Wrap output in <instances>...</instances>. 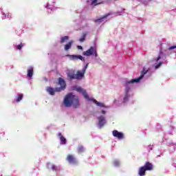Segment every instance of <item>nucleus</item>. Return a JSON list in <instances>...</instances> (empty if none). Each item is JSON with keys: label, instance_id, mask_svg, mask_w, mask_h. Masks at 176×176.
I'll list each match as a JSON object with an SVG mask.
<instances>
[{"label": "nucleus", "instance_id": "f257e3e1", "mask_svg": "<svg viewBox=\"0 0 176 176\" xmlns=\"http://www.w3.org/2000/svg\"><path fill=\"white\" fill-rule=\"evenodd\" d=\"M64 105L67 108H69V107L78 108L80 106V103L79 102V98H78V96L70 93L65 96L64 99Z\"/></svg>", "mask_w": 176, "mask_h": 176}, {"label": "nucleus", "instance_id": "f03ea898", "mask_svg": "<svg viewBox=\"0 0 176 176\" xmlns=\"http://www.w3.org/2000/svg\"><path fill=\"white\" fill-rule=\"evenodd\" d=\"M58 85L60 86V87H56L55 89H53L52 87H47L46 88V91L50 94V96H54V93L63 91V90H65V88L67 87V84L65 83V80L63 79V78L60 77L58 78Z\"/></svg>", "mask_w": 176, "mask_h": 176}, {"label": "nucleus", "instance_id": "7ed1b4c3", "mask_svg": "<svg viewBox=\"0 0 176 176\" xmlns=\"http://www.w3.org/2000/svg\"><path fill=\"white\" fill-rule=\"evenodd\" d=\"M152 170H153V164L149 162H146L145 165L139 168L138 175L145 176L146 171H152Z\"/></svg>", "mask_w": 176, "mask_h": 176}, {"label": "nucleus", "instance_id": "20e7f679", "mask_svg": "<svg viewBox=\"0 0 176 176\" xmlns=\"http://www.w3.org/2000/svg\"><path fill=\"white\" fill-rule=\"evenodd\" d=\"M77 91H80L81 93H82V96H84L85 98L88 101H93V102H94V104H96V105H97L98 107H102L103 108H105V105L104 104V103H101L97 101L96 99L90 98L89 97V94H87V92H86V91L82 89V88H78Z\"/></svg>", "mask_w": 176, "mask_h": 176}, {"label": "nucleus", "instance_id": "39448f33", "mask_svg": "<svg viewBox=\"0 0 176 176\" xmlns=\"http://www.w3.org/2000/svg\"><path fill=\"white\" fill-rule=\"evenodd\" d=\"M147 73H148V70L143 69V71L142 72V74L139 78H134L129 80V82L126 83V85H129V83H138V82H140V80H141V79H142V78H144L145 74Z\"/></svg>", "mask_w": 176, "mask_h": 176}, {"label": "nucleus", "instance_id": "423d86ee", "mask_svg": "<svg viewBox=\"0 0 176 176\" xmlns=\"http://www.w3.org/2000/svg\"><path fill=\"white\" fill-rule=\"evenodd\" d=\"M96 47H90L87 51L82 53L83 56H86L87 57H90V56H93L94 54V52H96Z\"/></svg>", "mask_w": 176, "mask_h": 176}, {"label": "nucleus", "instance_id": "0eeeda50", "mask_svg": "<svg viewBox=\"0 0 176 176\" xmlns=\"http://www.w3.org/2000/svg\"><path fill=\"white\" fill-rule=\"evenodd\" d=\"M66 160H67L69 164H78V161L76 158L72 155H68Z\"/></svg>", "mask_w": 176, "mask_h": 176}, {"label": "nucleus", "instance_id": "6e6552de", "mask_svg": "<svg viewBox=\"0 0 176 176\" xmlns=\"http://www.w3.org/2000/svg\"><path fill=\"white\" fill-rule=\"evenodd\" d=\"M69 60L75 61L76 60H80L81 61H85V58L80 55H67Z\"/></svg>", "mask_w": 176, "mask_h": 176}, {"label": "nucleus", "instance_id": "1a4fd4ad", "mask_svg": "<svg viewBox=\"0 0 176 176\" xmlns=\"http://www.w3.org/2000/svg\"><path fill=\"white\" fill-rule=\"evenodd\" d=\"M112 134L113 137H116V138H118V140H123V138H124V134L122 132L118 131L117 130L113 131Z\"/></svg>", "mask_w": 176, "mask_h": 176}, {"label": "nucleus", "instance_id": "9d476101", "mask_svg": "<svg viewBox=\"0 0 176 176\" xmlns=\"http://www.w3.org/2000/svg\"><path fill=\"white\" fill-rule=\"evenodd\" d=\"M85 72L82 70H78L76 74V79L78 80H80V79H83L85 78Z\"/></svg>", "mask_w": 176, "mask_h": 176}, {"label": "nucleus", "instance_id": "9b49d317", "mask_svg": "<svg viewBox=\"0 0 176 176\" xmlns=\"http://www.w3.org/2000/svg\"><path fill=\"white\" fill-rule=\"evenodd\" d=\"M98 119L99 120L98 124L100 127H102V126H104L105 123H107V121L105 120V117L102 116L98 117Z\"/></svg>", "mask_w": 176, "mask_h": 176}, {"label": "nucleus", "instance_id": "f8f14e48", "mask_svg": "<svg viewBox=\"0 0 176 176\" xmlns=\"http://www.w3.org/2000/svg\"><path fill=\"white\" fill-rule=\"evenodd\" d=\"M111 14H112V13L109 12L98 19H95L94 23H102L103 19H107L108 17H109V16H111Z\"/></svg>", "mask_w": 176, "mask_h": 176}, {"label": "nucleus", "instance_id": "ddd939ff", "mask_svg": "<svg viewBox=\"0 0 176 176\" xmlns=\"http://www.w3.org/2000/svg\"><path fill=\"white\" fill-rule=\"evenodd\" d=\"M58 137H59L62 145H65V144H67V139H65V138H64V136H63L62 133H58Z\"/></svg>", "mask_w": 176, "mask_h": 176}, {"label": "nucleus", "instance_id": "4468645a", "mask_svg": "<svg viewBox=\"0 0 176 176\" xmlns=\"http://www.w3.org/2000/svg\"><path fill=\"white\" fill-rule=\"evenodd\" d=\"M130 81L126 82L124 84L125 86V92L126 94H129V91H130V87L129 85H131V83H134V82H129Z\"/></svg>", "mask_w": 176, "mask_h": 176}, {"label": "nucleus", "instance_id": "2eb2a0df", "mask_svg": "<svg viewBox=\"0 0 176 176\" xmlns=\"http://www.w3.org/2000/svg\"><path fill=\"white\" fill-rule=\"evenodd\" d=\"M67 76L70 79H76V74H75V72H69L67 74Z\"/></svg>", "mask_w": 176, "mask_h": 176}, {"label": "nucleus", "instance_id": "dca6fc26", "mask_svg": "<svg viewBox=\"0 0 176 176\" xmlns=\"http://www.w3.org/2000/svg\"><path fill=\"white\" fill-rule=\"evenodd\" d=\"M68 41H69V36H65L60 38V43H65Z\"/></svg>", "mask_w": 176, "mask_h": 176}, {"label": "nucleus", "instance_id": "f3484780", "mask_svg": "<svg viewBox=\"0 0 176 176\" xmlns=\"http://www.w3.org/2000/svg\"><path fill=\"white\" fill-rule=\"evenodd\" d=\"M32 75H34V68L30 67L28 70V76H29V78H32Z\"/></svg>", "mask_w": 176, "mask_h": 176}, {"label": "nucleus", "instance_id": "a211bd4d", "mask_svg": "<svg viewBox=\"0 0 176 176\" xmlns=\"http://www.w3.org/2000/svg\"><path fill=\"white\" fill-rule=\"evenodd\" d=\"M102 3H104V2L102 1L98 2V0H92L91 5H94V6H97V5H101Z\"/></svg>", "mask_w": 176, "mask_h": 176}, {"label": "nucleus", "instance_id": "6ab92c4d", "mask_svg": "<svg viewBox=\"0 0 176 176\" xmlns=\"http://www.w3.org/2000/svg\"><path fill=\"white\" fill-rule=\"evenodd\" d=\"M47 167L48 169L51 168L52 170V171H56V166H55V165H53L51 163H48L47 164Z\"/></svg>", "mask_w": 176, "mask_h": 176}, {"label": "nucleus", "instance_id": "aec40b11", "mask_svg": "<svg viewBox=\"0 0 176 176\" xmlns=\"http://www.w3.org/2000/svg\"><path fill=\"white\" fill-rule=\"evenodd\" d=\"M77 151L78 152V153H83V152H85V147H83V146H78Z\"/></svg>", "mask_w": 176, "mask_h": 176}, {"label": "nucleus", "instance_id": "412c9836", "mask_svg": "<svg viewBox=\"0 0 176 176\" xmlns=\"http://www.w3.org/2000/svg\"><path fill=\"white\" fill-rule=\"evenodd\" d=\"M23 94H19L16 96V102H20V101H21V100H23Z\"/></svg>", "mask_w": 176, "mask_h": 176}, {"label": "nucleus", "instance_id": "4be33fe9", "mask_svg": "<svg viewBox=\"0 0 176 176\" xmlns=\"http://www.w3.org/2000/svg\"><path fill=\"white\" fill-rule=\"evenodd\" d=\"M86 36H87V33H83L82 36L79 39V41L80 42H85V39H86Z\"/></svg>", "mask_w": 176, "mask_h": 176}, {"label": "nucleus", "instance_id": "5701e85b", "mask_svg": "<svg viewBox=\"0 0 176 176\" xmlns=\"http://www.w3.org/2000/svg\"><path fill=\"white\" fill-rule=\"evenodd\" d=\"M113 164L116 167H118V166L120 165V162H119V161H118V160H115V161H113Z\"/></svg>", "mask_w": 176, "mask_h": 176}, {"label": "nucleus", "instance_id": "b1692460", "mask_svg": "<svg viewBox=\"0 0 176 176\" xmlns=\"http://www.w3.org/2000/svg\"><path fill=\"white\" fill-rule=\"evenodd\" d=\"M126 101H129V94H126L124 97V102H126Z\"/></svg>", "mask_w": 176, "mask_h": 176}, {"label": "nucleus", "instance_id": "393cba45", "mask_svg": "<svg viewBox=\"0 0 176 176\" xmlns=\"http://www.w3.org/2000/svg\"><path fill=\"white\" fill-rule=\"evenodd\" d=\"M162 64H163V63L160 62L157 65H156L155 67V69H157V68H160V65H162Z\"/></svg>", "mask_w": 176, "mask_h": 176}, {"label": "nucleus", "instance_id": "a878e982", "mask_svg": "<svg viewBox=\"0 0 176 176\" xmlns=\"http://www.w3.org/2000/svg\"><path fill=\"white\" fill-rule=\"evenodd\" d=\"M87 67H89V63H87L84 68L82 69L84 72L86 73V70L87 69Z\"/></svg>", "mask_w": 176, "mask_h": 176}, {"label": "nucleus", "instance_id": "bb28decb", "mask_svg": "<svg viewBox=\"0 0 176 176\" xmlns=\"http://www.w3.org/2000/svg\"><path fill=\"white\" fill-rule=\"evenodd\" d=\"M69 49H71V45H66L65 46V50H68Z\"/></svg>", "mask_w": 176, "mask_h": 176}, {"label": "nucleus", "instance_id": "cd10ccee", "mask_svg": "<svg viewBox=\"0 0 176 176\" xmlns=\"http://www.w3.org/2000/svg\"><path fill=\"white\" fill-rule=\"evenodd\" d=\"M94 54L95 57H98V54H97V48H96L95 51H94Z\"/></svg>", "mask_w": 176, "mask_h": 176}, {"label": "nucleus", "instance_id": "c85d7f7f", "mask_svg": "<svg viewBox=\"0 0 176 176\" xmlns=\"http://www.w3.org/2000/svg\"><path fill=\"white\" fill-rule=\"evenodd\" d=\"M22 47H23V45H19L18 46H16V48L18 49V50H21Z\"/></svg>", "mask_w": 176, "mask_h": 176}, {"label": "nucleus", "instance_id": "c756f323", "mask_svg": "<svg viewBox=\"0 0 176 176\" xmlns=\"http://www.w3.org/2000/svg\"><path fill=\"white\" fill-rule=\"evenodd\" d=\"M173 49H176V45H173L169 47V50H173Z\"/></svg>", "mask_w": 176, "mask_h": 176}, {"label": "nucleus", "instance_id": "7c9ffc66", "mask_svg": "<svg viewBox=\"0 0 176 176\" xmlns=\"http://www.w3.org/2000/svg\"><path fill=\"white\" fill-rule=\"evenodd\" d=\"M72 43H74V41H70L67 45H72Z\"/></svg>", "mask_w": 176, "mask_h": 176}, {"label": "nucleus", "instance_id": "2f4dec72", "mask_svg": "<svg viewBox=\"0 0 176 176\" xmlns=\"http://www.w3.org/2000/svg\"><path fill=\"white\" fill-rule=\"evenodd\" d=\"M101 113H102V115H105L106 111H104V110H102V111H101Z\"/></svg>", "mask_w": 176, "mask_h": 176}, {"label": "nucleus", "instance_id": "473e14b6", "mask_svg": "<svg viewBox=\"0 0 176 176\" xmlns=\"http://www.w3.org/2000/svg\"><path fill=\"white\" fill-rule=\"evenodd\" d=\"M78 49H82V46H80V45H78Z\"/></svg>", "mask_w": 176, "mask_h": 176}, {"label": "nucleus", "instance_id": "72a5a7b5", "mask_svg": "<svg viewBox=\"0 0 176 176\" xmlns=\"http://www.w3.org/2000/svg\"><path fill=\"white\" fill-rule=\"evenodd\" d=\"M161 57L160 56H158L156 61H159V60H160Z\"/></svg>", "mask_w": 176, "mask_h": 176}, {"label": "nucleus", "instance_id": "f704fd0d", "mask_svg": "<svg viewBox=\"0 0 176 176\" xmlns=\"http://www.w3.org/2000/svg\"><path fill=\"white\" fill-rule=\"evenodd\" d=\"M47 8H49V4L47 5Z\"/></svg>", "mask_w": 176, "mask_h": 176}]
</instances>
